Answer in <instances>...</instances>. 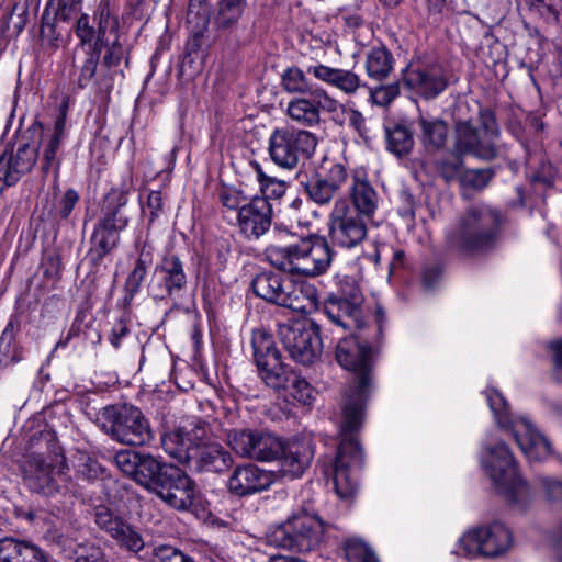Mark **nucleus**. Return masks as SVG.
I'll return each mask as SVG.
<instances>
[{
  "label": "nucleus",
  "mask_w": 562,
  "mask_h": 562,
  "mask_svg": "<svg viewBox=\"0 0 562 562\" xmlns=\"http://www.w3.org/2000/svg\"><path fill=\"white\" fill-rule=\"evenodd\" d=\"M336 359L346 370L355 373V382L346 393L340 422V443L333 468V482L337 495L350 499L357 492L353 470L362 462V451L355 432L363 420V411L371 387L372 348L355 336L339 340Z\"/></svg>",
  "instance_id": "f257e3e1"
},
{
  "label": "nucleus",
  "mask_w": 562,
  "mask_h": 562,
  "mask_svg": "<svg viewBox=\"0 0 562 562\" xmlns=\"http://www.w3.org/2000/svg\"><path fill=\"white\" fill-rule=\"evenodd\" d=\"M273 235L277 243L267 246L265 257L277 269L291 274L317 277L329 268L333 256L324 238L308 237L282 245L281 241L291 233L278 225L273 229Z\"/></svg>",
  "instance_id": "f03ea898"
},
{
  "label": "nucleus",
  "mask_w": 562,
  "mask_h": 562,
  "mask_svg": "<svg viewBox=\"0 0 562 562\" xmlns=\"http://www.w3.org/2000/svg\"><path fill=\"white\" fill-rule=\"evenodd\" d=\"M499 216L486 207H472L447 232V245L461 255H475L492 248L498 237Z\"/></svg>",
  "instance_id": "7ed1b4c3"
},
{
  "label": "nucleus",
  "mask_w": 562,
  "mask_h": 562,
  "mask_svg": "<svg viewBox=\"0 0 562 562\" xmlns=\"http://www.w3.org/2000/svg\"><path fill=\"white\" fill-rule=\"evenodd\" d=\"M480 462L498 493L522 509L530 499V488L518 474L516 461L506 443L486 441L480 453Z\"/></svg>",
  "instance_id": "20e7f679"
},
{
  "label": "nucleus",
  "mask_w": 562,
  "mask_h": 562,
  "mask_svg": "<svg viewBox=\"0 0 562 562\" xmlns=\"http://www.w3.org/2000/svg\"><path fill=\"white\" fill-rule=\"evenodd\" d=\"M488 407L496 425L512 432L521 452L529 462L543 461L551 453L549 441L524 416H514L501 392L493 387L485 391Z\"/></svg>",
  "instance_id": "39448f33"
},
{
  "label": "nucleus",
  "mask_w": 562,
  "mask_h": 562,
  "mask_svg": "<svg viewBox=\"0 0 562 562\" xmlns=\"http://www.w3.org/2000/svg\"><path fill=\"white\" fill-rule=\"evenodd\" d=\"M102 430L113 440L130 446H142L151 439L149 422L133 405L104 407L99 415Z\"/></svg>",
  "instance_id": "423d86ee"
},
{
  "label": "nucleus",
  "mask_w": 562,
  "mask_h": 562,
  "mask_svg": "<svg viewBox=\"0 0 562 562\" xmlns=\"http://www.w3.org/2000/svg\"><path fill=\"white\" fill-rule=\"evenodd\" d=\"M513 544L510 530L502 522L469 529L457 541L451 554L457 558H496L507 552Z\"/></svg>",
  "instance_id": "0eeeda50"
},
{
  "label": "nucleus",
  "mask_w": 562,
  "mask_h": 562,
  "mask_svg": "<svg viewBox=\"0 0 562 562\" xmlns=\"http://www.w3.org/2000/svg\"><path fill=\"white\" fill-rule=\"evenodd\" d=\"M323 532L324 522L321 518L302 509L276 527L270 535V541L280 548L307 552L319 543Z\"/></svg>",
  "instance_id": "6e6552de"
},
{
  "label": "nucleus",
  "mask_w": 562,
  "mask_h": 562,
  "mask_svg": "<svg viewBox=\"0 0 562 562\" xmlns=\"http://www.w3.org/2000/svg\"><path fill=\"white\" fill-rule=\"evenodd\" d=\"M318 139L312 132L283 126L272 131L268 151L271 160L281 168L293 169L302 158L315 153Z\"/></svg>",
  "instance_id": "1a4fd4ad"
},
{
  "label": "nucleus",
  "mask_w": 562,
  "mask_h": 562,
  "mask_svg": "<svg viewBox=\"0 0 562 562\" xmlns=\"http://www.w3.org/2000/svg\"><path fill=\"white\" fill-rule=\"evenodd\" d=\"M278 335L291 358L304 366L314 363L321 356L323 344L319 327L311 319L280 324Z\"/></svg>",
  "instance_id": "9d476101"
},
{
  "label": "nucleus",
  "mask_w": 562,
  "mask_h": 562,
  "mask_svg": "<svg viewBox=\"0 0 562 562\" xmlns=\"http://www.w3.org/2000/svg\"><path fill=\"white\" fill-rule=\"evenodd\" d=\"M481 128L475 130L469 122H459L456 126V151L472 154L482 159H492L496 156V140L499 128L494 114L483 111L480 114Z\"/></svg>",
  "instance_id": "9b49d317"
},
{
  "label": "nucleus",
  "mask_w": 562,
  "mask_h": 562,
  "mask_svg": "<svg viewBox=\"0 0 562 562\" xmlns=\"http://www.w3.org/2000/svg\"><path fill=\"white\" fill-rule=\"evenodd\" d=\"M64 457H56L55 464L46 463L42 457L33 456L25 468V480L29 487L45 496L63 497L74 494V485L68 479Z\"/></svg>",
  "instance_id": "f8f14e48"
},
{
  "label": "nucleus",
  "mask_w": 562,
  "mask_h": 562,
  "mask_svg": "<svg viewBox=\"0 0 562 562\" xmlns=\"http://www.w3.org/2000/svg\"><path fill=\"white\" fill-rule=\"evenodd\" d=\"M251 345L254 358L263 382L276 390L286 387L294 372L282 362L271 335L261 329L255 330Z\"/></svg>",
  "instance_id": "ddd939ff"
},
{
  "label": "nucleus",
  "mask_w": 562,
  "mask_h": 562,
  "mask_svg": "<svg viewBox=\"0 0 562 562\" xmlns=\"http://www.w3.org/2000/svg\"><path fill=\"white\" fill-rule=\"evenodd\" d=\"M252 290L257 296L280 306L296 312L307 310L303 286L278 273H259L252 281Z\"/></svg>",
  "instance_id": "4468645a"
},
{
  "label": "nucleus",
  "mask_w": 562,
  "mask_h": 562,
  "mask_svg": "<svg viewBox=\"0 0 562 562\" xmlns=\"http://www.w3.org/2000/svg\"><path fill=\"white\" fill-rule=\"evenodd\" d=\"M348 180L344 162L325 157L317 169L302 186L305 193L317 205H328Z\"/></svg>",
  "instance_id": "2eb2a0df"
},
{
  "label": "nucleus",
  "mask_w": 562,
  "mask_h": 562,
  "mask_svg": "<svg viewBox=\"0 0 562 562\" xmlns=\"http://www.w3.org/2000/svg\"><path fill=\"white\" fill-rule=\"evenodd\" d=\"M227 442L238 456L260 462L273 461L282 451V440L265 430L233 429Z\"/></svg>",
  "instance_id": "dca6fc26"
},
{
  "label": "nucleus",
  "mask_w": 562,
  "mask_h": 562,
  "mask_svg": "<svg viewBox=\"0 0 562 562\" xmlns=\"http://www.w3.org/2000/svg\"><path fill=\"white\" fill-rule=\"evenodd\" d=\"M206 437V424L196 418H191L166 431L161 437V445L170 457L180 463H186L193 459L199 445Z\"/></svg>",
  "instance_id": "f3484780"
},
{
  "label": "nucleus",
  "mask_w": 562,
  "mask_h": 562,
  "mask_svg": "<svg viewBox=\"0 0 562 562\" xmlns=\"http://www.w3.org/2000/svg\"><path fill=\"white\" fill-rule=\"evenodd\" d=\"M329 236L334 245L342 248H353L367 236L363 216L353 211L342 199L337 200L331 210Z\"/></svg>",
  "instance_id": "a211bd4d"
},
{
  "label": "nucleus",
  "mask_w": 562,
  "mask_h": 562,
  "mask_svg": "<svg viewBox=\"0 0 562 562\" xmlns=\"http://www.w3.org/2000/svg\"><path fill=\"white\" fill-rule=\"evenodd\" d=\"M347 284L351 286L349 299L330 295L324 302L323 312L334 325L352 331L363 327L362 294L358 285L349 282Z\"/></svg>",
  "instance_id": "6ab92c4d"
},
{
  "label": "nucleus",
  "mask_w": 562,
  "mask_h": 562,
  "mask_svg": "<svg viewBox=\"0 0 562 562\" xmlns=\"http://www.w3.org/2000/svg\"><path fill=\"white\" fill-rule=\"evenodd\" d=\"M340 103L330 97L326 90L318 88L305 97L294 98L289 101L286 114L294 122L314 127L321 123V110L335 113Z\"/></svg>",
  "instance_id": "aec40b11"
},
{
  "label": "nucleus",
  "mask_w": 562,
  "mask_h": 562,
  "mask_svg": "<svg viewBox=\"0 0 562 562\" xmlns=\"http://www.w3.org/2000/svg\"><path fill=\"white\" fill-rule=\"evenodd\" d=\"M154 492L176 509L189 508L196 493L193 481L175 465L165 468L162 479Z\"/></svg>",
  "instance_id": "412c9836"
},
{
  "label": "nucleus",
  "mask_w": 562,
  "mask_h": 562,
  "mask_svg": "<svg viewBox=\"0 0 562 562\" xmlns=\"http://www.w3.org/2000/svg\"><path fill=\"white\" fill-rule=\"evenodd\" d=\"M272 221V207L269 201L258 195L252 196L249 203L236 215V225L239 233L247 239H259L265 235Z\"/></svg>",
  "instance_id": "4be33fe9"
},
{
  "label": "nucleus",
  "mask_w": 562,
  "mask_h": 562,
  "mask_svg": "<svg viewBox=\"0 0 562 562\" xmlns=\"http://www.w3.org/2000/svg\"><path fill=\"white\" fill-rule=\"evenodd\" d=\"M277 480V474L248 463L236 467L227 480L228 491L237 496H247L268 490Z\"/></svg>",
  "instance_id": "5701e85b"
},
{
  "label": "nucleus",
  "mask_w": 562,
  "mask_h": 562,
  "mask_svg": "<svg viewBox=\"0 0 562 562\" xmlns=\"http://www.w3.org/2000/svg\"><path fill=\"white\" fill-rule=\"evenodd\" d=\"M95 524L108 532L121 547L138 552L144 540L138 531L105 506L95 509Z\"/></svg>",
  "instance_id": "b1692460"
},
{
  "label": "nucleus",
  "mask_w": 562,
  "mask_h": 562,
  "mask_svg": "<svg viewBox=\"0 0 562 562\" xmlns=\"http://www.w3.org/2000/svg\"><path fill=\"white\" fill-rule=\"evenodd\" d=\"M403 80L409 89L425 98H434L447 87L442 69L437 65L412 64L406 68Z\"/></svg>",
  "instance_id": "393cba45"
},
{
  "label": "nucleus",
  "mask_w": 562,
  "mask_h": 562,
  "mask_svg": "<svg viewBox=\"0 0 562 562\" xmlns=\"http://www.w3.org/2000/svg\"><path fill=\"white\" fill-rule=\"evenodd\" d=\"M154 278L161 299L179 297L188 282L183 262L176 255L165 256L161 259L155 268Z\"/></svg>",
  "instance_id": "a878e982"
},
{
  "label": "nucleus",
  "mask_w": 562,
  "mask_h": 562,
  "mask_svg": "<svg viewBox=\"0 0 562 562\" xmlns=\"http://www.w3.org/2000/svg\"><path fill=\"white\" fill-rule=\"evenodd\" d=\"M313 458V450L305 442L282 441V451L276 460H279V472L290 480L300 477L308 468Z\"/></svg>",
  "instance_id": "bb28decb"
},
{
  "label": "nucleus",
  "mask_w": 562,
  "mask_h": 562,
  "mask_svg": "<svg viewBox=\"0 0 562 562\" xmlns=\"http://www.w3.org/2000/svg\"><path fill=\"white\" fill-rule=\"evenodd\" d=\"M66 138V111L63 109L56 117L53 130L42 140V171L48 173L59 171L60 160L57 153Z\"/></svg>",
  "instance_id": "cd10ccee"
},
{
  "label": "nucleus",
  "mask_w": 562,
  "mask_h": 562,
  "mask_svg": "<svg viewBox=\"0 0 562 562\" xmlns=\"http://www.w3.org/2000/svg\"><path fill=\"white\" fill-rule=\"evenodd\" d=\"M128 202L123 188H112L104 196L98 222L124 231L130 218L123 212Z\"/></svg>",
  "instance_id": "c85d7f7f"
},
{
  "label": "nucleus",
  "mask_w": 562,
  "mask_h": 562,
  "mask_svg": "<svg viewBox=\"0 0 562 562\" xmlns=\"http://www.w3.org/2000/svg\"><path fill=\"white\" fill-rule=\"evenodd\" d=\"M350 196L358 214L371 217L378 209V194L366 178L363 170H356L352 175Z\"/></svg>",
  "instance_id": "c756f323"
},
{
  "label": "nucleus",
  "mask_w": 562,
  "mask_h": 562,
  "mask_svg": "<svg viewBox=\"0 0 562 562\" xmlns=\"http://www.w3.org/2000/svg\"><path fill=\"white\" fill-rule=\"evenodd\" d=\"M192 460H195L200 470L211 472H221L232 462L229 452L220 443L212 441L209 432L206 439L199 445Z\"/></svg>",
  "instance_id": "7c9ffc66"
},
{
  "label": "nucleus",
  "mask_w": 562,
  "mask_h": 562,
  "mask_svg": "<svg viewBox=\"0 0 562 562\" xmlns=\"http://www.w3.org/2000/svg\"><path fill=\"white\" fill-rule=\"evenodd\" d=\"M0 562H49L43 551L14 538L0 539Z\"/></svg>",
  "instance_id": "2f4dec72"
},
{
  "label": "nucleus",
  "mask_w": 562,
  "mask_h": 562,
  "mask_svg": "<svg viewBox=\"0 0 562 562\" xmlns=\"http://www.w3.org/2000/svg\"><path fill=\"white\" fill-rule=\"evenodd\" d=\"M121 229L97 222L92 235L89 257L92 261H101L108 254L117 247Z\"/></svg>",
  "instance_id": "473e14b6"
},
{
  "label": "nucleus",
  "mask_w": 562,
  "mask_h": 562,
  "mask_svg": "<svg viewBox=\"0 0 562 562\" xmlns=\"http://www.w3.org/2000/svg\"><path fill=\"white\" fill-rule=\"evenodd\" d=\"M418 125L420 142L427 151L439 150L446 145L448 126L442 120L420 115Z\"/></svg>",
  "instance_id": "72a5a7b5"
},
{
  "label": "nucleus",
  "mask_w": 562,
  "mask_h": 562,
  "mask_svg": "<svg viewBox=\"0 0 562 562\" xmlns=\"http://www.w3.org/2000/svg\"><path fill=\"white\" fill-rule=\"evenodd\" d=\"M166 467L172 465L162 463L150 454H142L133 480L154 492L162 479V472Z\"/></svg>",
  "instance_id": "f704fd0d"
},
{
  "label": "nucleus",
  "mask_w": 562,
  "mask_h": 562,
  "mask_svg": "<svg viewBox=\"0 0 562 562\" xmlns=\"http://www.w3.org/2000/svg\"><path fill=\"white\" fill-rule=\"evenodd\" d=\"M364 66L371 79L383 80L393 69L392 54L385 47H373L367 54Z\"/></svg>",
  "instance_id": "c9c22d12"
},
{
  "label": "nucleus",
  "mask_w": 562,
  "mask_h": 562,
  "mask_svg": "<svg viewBox=\"0 0 562 562\" xmlns=\"http://www.w3.org/2000/svg\"><path fill=\"white\" fill-rule=\"evenodd\" d=\"M246 0H221L214 23L218 29H228L237 23L243 14Z\"/></svg>",
  "instance_id": "e433bc0d"
},
{
  "label": "nucleus",
  "mask_w": 562,
  "mask_h": 562,
  "mask_svg": "<svg viewBox=\"0 0 562 562\" xmlns=\"http://www.w3.org/2000/svg\"><path fill=\"white\" fill-rule=\"evenodd\" d=\"M281 85L288 93L308 94L312 89V83L307 79L305 72L299 67H290L285 69L281 76Z\"/></svg>",
  "instance_id": "4c0bfd02"
},
{
  "label": "nucleus",
  "mask_w": 562,
  "mask_h": 562,
  "mask_svg": "<svg viewBox=\"0 0 562 562\" xmlns=\"http://www.w3.org/2000/svg\"><path fill=\"white\" fill-rule=\"evenodd\" d=\"M76 35L80 40V45L85 48V52L92 50V48L102 50L106 43V41H99V31H95L90 25V19L87 13H82L77 20Z\"/></svg>",
  "instance_id": "58836bf2"
},
{
  "label": "nucleus",
  "mask_w": 562,
  "mask_h": 562,
  "mask_svg": "<svg viewBox=\"0 0 562 562\" xmlns=\"http://www.w3.org/2000/svg\"><path fill=\"white\" fill-rule=\"evenodd\" d=\"M414 146V138L408 127L396 125L387 131V149L396 156L408 154Z\"/></svg>",
  "instance_id": "ea45409f"
},
{
  "label": "nucleus",
  "mask_w": 562,
  "mask_h": 562,
  "mask_svg": "<svg viewBox=\"0 0 562 562\" xmlns=\"http://www.w3.org/2000/svg\"><path fill=\"white\" fill-rule=\"evenodd\" d=\"M331 114L333 120L338 124L348 125L363 138L368 136L366 120L358 110L340 103V108Z\"/></svg>",
  "instance_id": "a19ab883"
},
{
  "label": "nucleus",
  "mask_w": 562,
  "mask_h": 562,
  "mask_svg": "<svg viewBox=\"0 0 562 562\" xmlns=\"http://www.w3.org/2000/svg\"><path fill=\"white\" fill-rule=\"evenodd\" d=\"M252 167L256 173V179L259 183L260 192L263 195L262 198L268 201L269 199H279L285 193V181L267 176L258 162L252 164Z\"/></svg>",
  "instance_id": "79ce46f5"
},
{
  "label": "nucleus",
  "mask_w": 562,
  "mask_h": 562,
  "mask_svg": "<svg viewBox=\"0 0 562 562\" xmlns=\"http://www.w3.org/2000/svg\"><path fill=\"white\" fill-rule=\"evenodd\" d=\"M93 18L98 24L99 41H106L108 33L116 32L119 22L111 9L110 0L100 1Z\"/></svg>",
  "instance_id": "37998d69"
},
{
  "label": "nucleus",
  "mask_w": 562,
  "mask_h": 562,
  "mask_svg": "<svg viewBox=\"0 0 562 562\" xmlns=\"http://www.w3.org/2000/svg\"><path fill=\"white\" fill-rule=\"evenodd\" d=\"M153 263V256L150 251H147L145 248H143L139 251V256L135 262L134 269L131 271L126 279V289L132 294L138 292L146 274L147 269Z\"/></svg>",
  "instance_id": "c03bdc74"
},
{
  "label": "nucleus",
  "mask_w": 562,
  "mask_h": 562,
  "mask_svg": "<svg viewBox=\"0 0 562 562\" xmlns=\"http://www.w3.org/2000/svg\"><path fill=\"white\" fill-rule=\"evenodd\" d=\"M24 175L26 173L22 169H18V166L9 158L8 150L0 155V182H2L0 194L5 187L16 184Z\"/></svg>",
  "instance_id": "a18cd8bd"
},
{
  "label": "nucleus",
  "mask_w": 562,
  "mask_h": 562,
  "mask_svg": "<svg viewBox=\"0 0 562 562\" xmlns=\"http://www.w3.org/2000/svg\"><path fill=\"white\" fill-rule=\"evenodd\" d=\"M8 156L18 166V169L20 168L27 173L34 167L38 153L37 148L32 147L30 144H22L16 150L8 151Z\"/></svg>",
  "instance_id": "49530a36"
},
{
  "label": "nucleus",
  "mask_w": 562,
  "mask_h": 562,
  "mask_svg": "<svg viewBox=\"0 0 562 562\" xmlns=\"http://www.w3.org/2000/svg\"><path fill=\"white\" fill-rule=\"evenodd\" d=\"M345 554L349 562H379L372 550L358 539L346 542Z\"/></svg>",
  "instance_id": "de8ad7c7"
},
{
  "label": "nucleus",
  "mask_w": 562,
  "mask_h": 562,
  "mask_svg": "<svg viewBox=\"0 0 562 562\" xmlns=\"http://www.w3.org/2000/svg\"><path fill=\"white\" fill-rule=\"evenodd\" d=\"M330 86L346 94H353L361 86L360 77L347 69L337 68Z\"/></svg>",
  "instance_id": "09e8293b"
},
{
  "label": "nucleus",
  "mask_w": 562,
  "mask_h": 562,
  "mask_svg": "<svg viewBox=\"0 0 562 562\" xmlns=\"http://www.w3.org/2000/svg\"><path fill=\"white\" fill-rule=\"evenodd\" d=\"M290 395L302 404H308L313 400V387L303 378L293 373L288 383Z\"/></svg>",
  "instance_id": "8fccbe9b"
},
{
  "label": "nucleus",
  "mask_w": 562,
  "mask_h": 562,
  "mask_svg": "<svg viewBox=\"0 0 562 562\" xmlns=\"http://www.w3.org/2000/svg\"><path fill=\"white\" fill-rule=\"evenodd\" d=\"M249 200L250 199H248L243 191L236 188H224L220 192V201L222 205L229 211L236 212V215L249 203Z\"/></svg>",
  "instance_id": "3c124183"
},
{
  "label": "nucleus",
  "mask_w": 562,
  "mask_h": 562,
  "mask_svg": "<svg viewBox=\"0 0 562 562\" xmlns=\"http://www.w3.org/2000/svg\"><path fill=\"white\" fill-rule=\"evenodd\" d=\"M437 169L447 181L456 179L460 181L463 172L465 171L463 161L459 155H452L438 161Z\"/></svg>",
  "instance_id": "603ef678"
},
{
  "label": "nucleus",
  "mask_w": 562,
  "mask_h": 562,
  "mask_svg": "<svg viewBox=\"0 0 562 562\" xmlns=\"http://www.w3.org/2000/svg\"><path fill=\"white\" fill-rule=\"evenodd\" d=\"M530 5L548 22L557 23L562 13V0H528Z\"/></svg>",
  "instance_id": "864d4df0"
},
{
  "label": "nucleus",
  "mask_w": 562,
  "mask_h": 562,
  "mask_svg": "<svg viewBox=\"0 0 562 562\" xmlns=\"http://www.w3.org/2000/svg\"><path fill=\"white\" fill-rule=\"evenodd\" d=\"M492 176L493 173L488 169H465L460 183L464 187L481 190L487 186Z\"/></svg>",
  "instance_id": "5fc2aeb1"
},
{
  "label": "nucleus",
  "mask_w": 562,
  "mask_h": 562,
  "mask_svg": "<svg viewBox=\"0 0 562 562\" xmlns=\"http://www.w3.org/2000/svg\"><path fill=\"white\" fill-rule=\"evenodd\" d=\"M140 453L134 450H121L114 456L115 465L126 475L133 479L137 464L140 461Z\"/></svg>",
  "instance_id": "6e6d98bb"
},
{
  "label": "nucleus",
  "mask_w": 562,
  "mask_h": 562,
  "mask_svg": "<svg viewBox=\"0 0 562 562\" xmlns=\"http://www.w3.org/2000/svg\"><path fill=\"white\" fill-rule=\"evenodd\" d=\"M87 58L81 67V71L79 75V86L81 88H85L90 85L92 79L95 76L97 66L100 60L101 50H95L92 48V50H86Z\"/></svg>",
  "instance_id": "4d7b16f0"
},
{
  "label": "nucleus",
  "mask_w": 562,
  "mask_h": 562,
  "mask_svg": "<svg viewBox=\"0 0 562 562\" xmlns=\"http://www.w3.org/2000/svg\"><path fill=\"white\" fill-rule=\"evenodd\" d=\"M21 359V350L15 344H11L10 339H7V330H4L0 339V366L13 364Z\"/></svg>",
  "instance_id": "13d9d810"
},
{
  "label": "nucleus",
  "mask_w": 562,
  "mask_h": 562,
  "mask_svg": "<svg viewBox=\"0 0 562 562\" xmlns=\"http://www.w3.org/2000/svg\"><path fill=\"white\" fill-rule=\"evenodd\" d=\"M162 212V198L158 191H150L147 195V200L142 204V213L144 216H148L149 222L153 223Z\"/></svg>",
  "instance_id": "bf43d9fd"
},
{
  "label": "nucleus",
  "mask_w": 562,
  "mask_h": 562,
  "mask_svg": "<svg viewBox=\"0 0 562 562\" xmlns=\"http://www.w3.org/2000/svg\"><path fill=\"white\" fill-rule=\"evenodd\" d=\"M186 554L175 547L159 544L154 548L155 562H181Z\"/></svg>",
  "instance_id": "052dcab7"
},
{
  "label": "nucleus",
  "mask_w": 562,
  "mask_h": 562,
  "mask_svg": "<svg viewBox=\"0 0 562 562\" xmlns=\"http://www.w3.org/2000/svg\"><path fill=\"white\" fill-rule=\"evenodd\" d=\"M398 93L400 88L397 85H387L373 90L371 97L378 105L386 106L398 95Z\"/></svg>",
  "instance_id": "680f3d73"
},
{
  "label": "nucleus",
  "mask_w": 562,
  "mask_h": 562,
  "mask_svg": "<svg viewBox=\"0 0 562 562\" xmlns=\"http://www.w3.org/2000/svg\"><path fill=\"white\" fill-rule=\"evenodd\" d=\"M79 201V194L75 189H67L58 202V213L60 217L67 218Z\"/></svg>",
  "instance_id": "e2e57ef3"
},
{
  "label": "nucleus",
  "mask_w": 562,
  "mask_h": 562,
  "mask_svg": "<svg viewBox=\"0 0 562 562\" xmlns=\"http://www.w3.org/2000/svg\"><path fill=\"white\" fill-rule=\"evenodd\" d=\"M337 68H333L323 64H315L307 67V74L314 76L316 79L330 85Z\"/></svg>",
  "instance_id": "0e129e2a"
},
{
  "label": "nucleus",
  "mask_w": 562,
  "mask_h": 562,
  "mask_svg": "<svg viewBox=\"0 0 562 562\" xmlns=\"http://www.w3.org/2000/svg\"><path fill=\"white\" fill-rule=\"evenodd\" d=\"M541 488L548 498L562 499V482L543 477L541 479Z\"/></svg>",
  "instance_id": "69168bd1"
},
{
  "label": "nucleus",
  "mask_w": 562,
  "mask_h": 562,
  "mask_svg": "<svg viewBox=\"0 0 562 562\" xmlns=\"http://www.w3.org/2000/svg\"><path fill=\"white\" fill-rule=\"evenodd\" d=\"M130 334V328L125 321L119 319L114 323L109 340L114 348H119L124 337Z\"/></svg>",
  "instance_id": "338daca9"
},
{
  "label": "nucleus",
  "mask_w": 562,
  "mask_h": 562,
  "mask_svg": "<svg viewBox=\"0 0 562 562\" xmlns=\"http://www.w3.org/2000/svg\"><path fill=\"white\" fill-rule=\"evenodd\" d=\"M551 349L553 351L557 376L562 381V340L551 342Z\"/></svg>",
  "instance_id": "774afa93"
}]
</instances>
